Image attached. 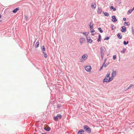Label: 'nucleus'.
Segmentation results:
<instances>
[{
  "mask_svg": "<svg viewBox=\"0 0 134 134\" xmlns=\"http://www.w3.org/2000/svg\"><path fill=\"white\" fill-rule=\"evenodd\" d=\"M110 75V72H108L107 74V75L103 81V82H108L112 81V80L110 79V77L109 75Z\"/></svg>",
  "mask_w": 134,
  "mask_h": 134,
  "instance_id": "obj_1",
  "label": "nucleus"
},
{
  "mask_svg": "<svg viewBox=\"0 0 134 134\" xmlns=\"http://www.w3.org/2000/svg\"><path fill=\"white\" fill-rule=\"evenodd\" d=\"M83 128L85 130L87 133H90L91 132V130L90 128L87 125H85L83 126Z\"/></svg>",
  "mask_w": 134,
  "mask_h": 134,
  "instance_id": "obj_2",
  "label": "nucleus"
},
{
  "mask_svg": "<svg viewBox=\"0 0 134 134\" xmlns=\"http://www.w3.org/2000/svg\"><path fill=\"white\" fill-rule=\"evenodd\" d=\"M88 57V55L87 54H84L83 55L82 57V58L81 59L80 62H84L85 60H86Z\"/></svg>",
  "mask_w": 134,
  "mask_h": 134,
  "instance_id": "obj_3",
  "label": "nucleus"
},
{
  "mask_svg": "<svg viewBox=\"0 0 134 134\" xmlns=\"http://www.w3.org/2000/svg\"><path fill=\"white\" fill-rule=\"evenodd\" d=\"M85 70L87 71H90L92 69V68L91 66L88 65L86 66L85 67Z\"/></svg>",
  "mask_w": 134,
  "mask_h": 134,
  "instance_id": "obj_4",
  "label": "nucleus"
},
{
  "mask_svg": "<svg viewBox=\"0 0 134 134\" xmlns=\"http://www.w3.org/2000/svg\"><path fill=\"white\" fill-rule=\"evenodd\" d=\"M116 75V72L115 71H113V72L112 74H111V77H110V79L111 80H113L114 78V76H115Z\"/></svg>",
  "mask_w": 134,
  "mask_h": 134,
  "instance_id": "obj_5",
  "label": "nucleus"
},
{
  "mask_svg": "<svg viewBox=\"0 0 134 134\" xmlns=\"http://www.w3.org/2000/svg\"><path fill=\"white\" fill-rule=\"evenodd\" d=\"M105 51V49L104 47L102 46L100 48V53H104Z\"/></svg>",
  "mask_w": 134,
  "mask_h": 134,
  "instance_id": "obj_6",
  "label": "nucleus"
},
{
  "mask_svg": "<svg viewBox=\"0 0 134 134\" xmlns=\"http://www.w3.org/2000/svg\"><path fill=\"white\" fill-rule=\"evenodd\" d=\"M85 41V39L84 38H80V42L81 43V44H82Z\"/></svg>",
  "mask_w": 134,
  "mask_h": 134,
  "instance_id": "obj_7",
  "label": "nucleus"
},
{
  "mask_svg": "<svg viewBox=\"0 0 134 134\" xmlns=\"http://www.w3.org/2000/svg\"><path fill=\"white\" fill-rule=\"evenodd\" d=\"M112 21L113 22H116L117 21V20L116 19L115 16H112Z\"/></svg>",
  "mask_w": 134,
  "mask_h": 134,
  "instance_id": "obj_8",
  "label": "nucleus"
},
{
  "mask_svg": "<svg viewBox=\"0 0 134 134\" xmlns=\"http://www.w3.org/2000/svg\"><path fill=\"white\" fill-rule=\"evenodd\" d=\"M121 28V31L122 32H125L126 30V27L124 26H122V27Z\"/></svg>",
  "mask_w": 134,
  "mask_h": 134,
  "instance_id": "obj_9",
  "label": "nucleus"
},
{
  "mask_svg": "<svg viewBox=\"0 0 134 134\" xmlns=\"http://www.w3.org/2000/svg\"><path fill=\"white\" fill-rule=\"evenodd\" d=\"M93 22H91L90 23L89 26L91 29H92L93 28Z\"/></svg>",
  "mask_w": 134,
  "mask_h": 134,
  "instance_id": "obj_10",
  "label": "nucleus"
},
{
  "mask_svg": "<svg viewBox=\"0 0 134 134\" xmlns=\"http://www.w3.org/2000/svg\"><path fill=\"white\" fill-rule=\"evenodd\" d=\"M84 131L83 130H80L78 131V133L79 134H84Z\"/></svg>",
  "mask_w": 134,
  "mask_h": 134,
  "instance_id": "obj_11",
  "label": "nucleus"
},
{
  "mask_svg": "<svg viewBox=\"0 0 134 134\" xmlns=\"http://www.w3.org/2000/svg\"><path fill=\"white\" fill-rule=\"evenodd\" d=\"M19 10V8H17L16 9H14L12 11V12L14 13H16L17 11Z\"/></svg>",
  "mask_w": 134,
  "mask_h": 134,
  "instance_id": "obj_12",
  "label": "nucleus"
},
{
  "mask_svg": "<svg viewBox=\"0 0 134 134\" xmlns=\"http://www.w3.org/2000/svg\"><path fill=\"white\" fill-rule=\"evenodd\" d=\"M91 7L93 9H95L96 7V4L95 3H92L91 5Z\"/></svg>",
  "mask_w": 134,
  "mask_h": 134,
  "instance_id": "obj_13",
  "label": "nucleus"
},
{
  "mask_svg": "<svg viewBox=\"0 0 134 134\" xmlns=\"http://www.w3.org/2000/svg\"><path fill=\"white\" fill-rule=\"evenodd\" d=\"M87 40L88 42L90 43H91L92 42V40L90 37H87Z\"/></svg>",
  "mask_w": 134,
  "mask_h": 134,
  "instance_id": "obj_14",
  "label": "nucleus"
},
{
  "mask_svg": "<svg viewBox=\"0 0 134 134\" xmlns=\"http://www.w3.org/2000/svg\"><path fill=\"white\" fill-rule=\"evenodd\" d=\"M98 13L99 14H101L102 12V10L100 8H98Z\"/></svg>",
  "mask_w": 134,
  "mask_h": 134,
  "instance_id": "obj_15",
  "label": "nucleus"
},
{
  "mask_svg": "<svg viewBox=\"0 0 134 134\" xmlns=\"http://www.w3.org/2000/svg\"><path fill=\"white\" fill-rule=\"evenodd\" d=\"M105 63L104 62L102 66H101L100 69V70L102 69L103 67L105 68L106 67V65L105 64Z\"/></svg>",
  "mask_w": 134,
  "mask_h": 134,
  "instance_id": "obj_16",
  "label": "nucleus"
},
{
  "mask_svg": "<svg viewBox=\"0 0 134 134\" xmlns=\"http://www.w3.org/2000/svg\"><path fill=\"white\" fill-rule=\"evenodd\" d=\"M44 129L47 131H49L51 130L50 128L49 127H44Z\"/></svg>",
  "mask_w": 134,
  "mask_h": 134,
  "instance_id": "obj_17",
  "label": "nucleus"
},
{
  "mask_svg": "<svg viewBox=\"0 0 134 134\" xmlns=\"http://www.w3.org/2000/svg\"><path fill=\"white\" fill-rule=\"evenodd\" d=\"M110 9L111 10L113 9V10L114 11H115L116 10V8H113V7L112 6H111L110 7Z\"/></svg>",
  "mask_w": 134,
  "mask_h": 134,
  "instance_id": "obj_18",
  "label": "nucleus"
},
{
  "mask_svg": "<svg viewBox=\"0 0 134 134\" xmlns=\"http://www.w3.org/2000/svg\"><path fill=\"white\" fill-rule=\"evenodd\" d=\"M101 39V36L100 35H99V38L97 40V41L98 42H100V40Z\"/></svg>",
  "mask_w": 134,
  "mask_h": 134,
  "instance_id": "obj_19",
  "label": "nucleus"
},
{
  "mask_svg": "<svg viewBox=\"0 0 134 134\" xmlns=\"http://www.w3.org/2000/svg\"><path fill=\"white\" fill-rule=\"evenodd\" d=\"M82 33L83 34V35H88V34L89 33H88V32H82Z\"/></svg>",
  "mask_w": 134,
  "mask_h": 134,
  "instance_id": "obj_20",
  "label": "nucleus"
},
{
  "mask_svg": "<svg viewBox=\"0 0 134 134\" xmlns=\"http://www.w3.org/2000/svg\"><path fill=\"white\" fill-rule=\"evenodd\" d=\"M39 44V42H37L36 43V44L35 45V47L36 48L37 47Z\"/></svg>",
  "mask_w": 134,
  "mask_h": 134,
  "instance_id": "obj_21",
  "label": "nucleus"
},
{
  "mask_svg": "<svg viewBox=\"0 0 134 134\" xmlns=\"http://www.w3.org/2000/svg\"><path fill=\"white\" fill-rule=\"evenodd\" d=\"M42 51L43 52L45 51V48L44 46H43L42 47Z\"/></svg>",
  "mask_w": 134,
  "mask_h": 134,
  "instance_id": "obj_22",
  "label": "nucleus"
},
{
  "mask_svg": "<svg viewBox=\"0 0 134 134\" xmlns=\"http://www.w3.org/2000/svg\"><path fill=\"white\" fill-rule=\"evenodd\" d=\"M104 15L105 16H108L109 15V14L107 12H105L104 13Z\"/></svg>",
  "mask_w": 134,
  "mask_h": 134,
  "instance_id": "obj_23",
  "label": "nucleus"
},
{
  "mask_svg": "<svg viewBox=\"0 0 134 134\" xmlns=\"http://www.w3.org/2000/svg\"><path fill=\"white\" fill-rule=\"evenodd\" d=\"M57 116L60 119H61L62 117V115L61 114H58L57 115Z\"/></svg>",
  "mask_w": 134,
  "mask_h": 134,
  "instance_id": "obj_24",
  "label": "nucleus"
},
{
  "mask_svg": "<svg viewBox=\"0 0 134 134\" xmlns=\"http://www.w3.org/2000/svg\"><path fill=\"white\" fill-rule=\"evenodd\" d=\"M117 36L120 39H121L122 38V36H121L120 34H118L117 35Z\"/></svg>",
  "mask_w": 134,
  "mask_h": 134,
  "instance_id": "obj_25",
  "label": "nucleus"
},
{
  "mask_svg": "<svg viewBox=\"0 0 134 134\" xmlns=\"http://www.w3.org/2000/svg\"><path fill=\"white\" fill-rule=\"evenodd\" d=\"M58 117L57 116L55 117H54V120L56 121H57L58 120Z\"/></svg>",
  "mask_w": 134,
  "mask_h": 134,
  "instance_id": "obj_26",
  "label": "nucleus"
},
{
  "mask_svg": "<svg viewBox=\"0 0 134 134\" xmlns=\"http://www.w3.org/2000/svg\"><path fill=\"white\" fill-rule=\"evenodd\" d=\"M43 53L44 54V57L46 58H47V54L46 53H45L44 52H43Z\"/></svg>",
  "mask_w": 134,
  "mask_h": 134,
  "instance_id": "obj_27",
  "label": "nucleus"
},
{
  "mask_svg": "<svg viewBox=\"0 0 134 134\" xmlns=\"http://www.w3.org/2000/svg\"><path fill=\"white\" fill-rule=\"evenodd\" d=\"M98 30H99V31L100 32L102 33L103 32V31L99 27L98 28Z\"/></svg>",
  "mask_w": 134,
  "mask_h": 134,
  "instance_id": "obj_28",
  "label": "nucleus"
},
{
  "mask_svg": "<svg viewBox=\"0 0 134 134\" xmlns=\"http://www.w3.org/2000/svg\"><path fill=\"white\" fill-rule=\"evenodd\" d=\"M125 50H126V49L125 48H123V50L121 51V53H124L125 52Z\"/></svg>",
  "mask_w": 134,
  "mask_h": 134,
  "instance_id": "obj_29",
  "label": "nucleus"
},
{
  "mask_svg": "<svg viewBox=\"0 0 134 134\" xmlns=\"http://www.w3.org/2000/svg\"><path fill=\"white\" fill-rule=\"evenodd\" d=\"M128 23H126V22H125V23H124V25H125L129 26L130 25V23H129L128 24H127Z\"/></svg>",
  "mask_w": 134,
  "mask_h": 134,
  "instance_id": "obj_30",
  "label": "nucleus"
},
{
  "mask_svg": "<svg viewBox=\"0 0 134 134\" xmlns=\"http://www.w3.org/2000/svg\"><path fill=\"white\" fill-rule=\"evenodd\" d=\"M128 41H127V42H126L125 41H124V45H126L128 44Z\"/></svg>",
  "mask_w": 134,
  "mask_h": 134,
  "instance_id": "obj_31",
  "label": "nucleus"
},
{
  "mask_svg": "<svg viewBox=\"0 0 134 134\" xmlns=\"http://www.w3.org/2000/svg\"><path fill=\"white\" fill-rule=\"evenodd\" d=\"M133 11L132 10V9L128 11V13L129 14H130Z\"/></svg>",
  "mask_w": 134,
  "mask_h": 134,
  "instance_id": "obj_32",
  "label": "nucleus"
},
{
  "mask_svg": "<svg viewBox=\"0 0 134 134\" xmlns=\"http://www.w3.org/2000/svg\"><path fill=\"white\" fill-rule=\"evenodd\" d=\"M133 85V84H130V85L129 87L127 89V90L129 89V88H130L131 87H132Z\"/></svg>",
  "mask_w": 134,
  "mask_h": 134,
  "instance_id": "obj_33",
  "label": "nucleus"
},
{
  "mask_svg": "<svg viewBox=\"0 0 134 134\" xmlns=\"http://www.w3.org/2000/svg\"><path fill=\"white\" fill-rule=\"evenodd\" d=\"M104 53H101V56L102 57V59L103 58L104 56Z\"/></svg>",
  "mask_w": 134,
  "mask_h": 134,
  "instance_id": "obj_34",
  "label": "nucleus"
},
{
  "mask_svg": "<svg viewBox=\"0 0 134 134\" xmlns=\"http://www.w3.org/2000/svg\"><path fill=\"white\" fill-rule=\"evenodd\" d=\"M109 39V38L108 37H106L104 39V40H107Z\"/></svg>",
  "mask_w": 134,
  "mask_h": 134,
  "instance_id": "obj_35",
  "label": "nucleus"
},
{
  "mask_svg": "<svg viewBox=\"0 0 134 134\" xmlns=\"http://www.w3.org/2000/svg\"><path fill=\"white\" fill-rule=\"evenodd\" d=\"M113 58L114 60L115 59H116V56L115 55H114L113 56Z\"/></svg>",
  "mask_w": 134,
  "mask_h": 134,
  "instance_id": "obj_36",
  "label": "nucleus"
},
{
  "mask_svg": "<svg viewBox=\"0 0 134 134\" xmlns=\"http://www.w3.org/2000/svg\"><path fill=\"white\" fill-rule=\"evenodd\" d=\"M25 18L26 19H28V17L26 15L25 16Z\"/></svg>",
  "mask_w": 134,
  "mask_h": 134,
  "instance_id": "obj_37",
  "label": "nucleus"
},
{
  "mask_svg": "<svg viewBox=\"0 0 134 134\" xmlns=\"http://www.w3.org/2000/svg\"><path fill=\"white\" fill-rule=\"evenodd\" d=\"M113 26H114L113 25H111V27L112 28L111 29H112V30H114V29H113Z\"/></svg>",
  "mask_w": 134,
  "mask_h": 134,
  "instance_id": "obj_38",
  "label": "nucleus"
},
{
  "mask_svg": "<svg viewBox=\"0 0 134 134\" xmlns=\"http://www.w3.org/2000/svg\"><path fill=\"white\" fill-rule=\"evenodd\" d=\"M94 32V29H92L91 31V32Z\"/></svg>",
  "mask_w": 134,
  "mask_h": 134,
  "instance_id": "obj_39",
  "label": "nucleus"
},
{
  "mask_svg": "<svg viewBox=\"0 0 134 134\" xmlns=\"http://www.w3.org/2000/svg\"><path fill=\"white\" fill-rule=\"evenodd\" d=\"M60 107H61V106H60V105H57V108H59Z\"/></svg>",
  "mask_w": 134,
  "mask_h": 134,
  "instance_id": "obj_40",
  "label": "nucleus"
},
{
  "mask_svg": "<svg viewBox=\"0 0 134 134\" xmlns=\"http://www.w3.org/2000/svg\"><path fill=\"white\" fill-rule=\"evenodd\" d=\"M126 18H124L123 19V20L124 21H125L126 20Z\"/></svg>",
  "mask_w": 134,
  "mask_h": 134,
  "instance_id": "obj_41",
  "label": "nucleus"
},
{
  "mask_svg": "<svg viewBox=\"0 0 134 134\" xmlns=\"http://www.w3.org/2000/svg\"><path fill=\"white\" fill-rule=\"evenodd\" d=\"M132 11H133V10H134V7L133 8V9H132Z\"/></svg>",
  "mask_w": 134,
  "mask_h": 134,
  "instance_id": "obj_42",
  "label": "nucleus"
},
{
  "mask_svg": "<svg viewBox=\"0 0 134 134\" xmlns=\"http://www.w3.org/2000/svg\"><path fill=\"white\" fill-rule=\"evenodd\" d=\"M133 33V34H134V30L132 31Z\"/></svg>",
  "mask_w": 134,
  "mask_h": 134,
  "instance_id": "obj_43",
  "label": "nucleus"
},
{
  "mask_svg": "<svg viewBox=\"0 0 134 134\" xmlns=\"http://www.w3.org/2000/svg\"><path fill=\"white\" fill-rule=\"evenodd\" d=\"M1 14H0V18H1Z\"/></svg>",
  "mask_w": 134,
  "mask_h": 134,
  "instance_id": "obj_44",
  "label": "nucleus"
},
{
  "mask_svg": "<svg viewBox=\"0 0 134 134\" xmlns=\"http://www.w3.org/2000/svg\"><path fill=\"white\" fill-rule=\"evenodd\" d=\"M92 35H94V34H92Z\"/></svg>",
  "mask_w": 134,
  "mask_h": 134,
  "instance_id": "obj_45",
  "label": "nucleus"
}]
</instances>
